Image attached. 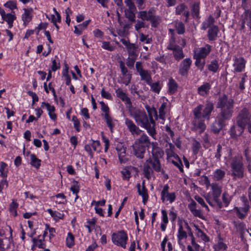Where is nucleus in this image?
Masks as SVG:
<instances>
[{
  "instance_id": "f257e3e1",
  "label": "nucleus",
  "mask_w": 251,
  "mask_h": 251,
  "mask_svg": "<svg viewBox=\"0 0 251 251\" xmlns=\"http://www.w3.org/2000/svg\"><path fill=\"white\" fill-rule=\"evenodd\" d=\"M150 117V120L146 113L141 111H136L131 113V116L134 118L136 122L141 126L146 128L149 134L155 138L156 132L154 128L155 122L153 120V115L157 119V112L153 108H151L148 106H146Z\"/></svg>"
},
{
  "instance_id": "f03ea898",
  "label": "nucleus",
  "mask_w": 251,
  "mask_h": 251,
  "mask_svg": "<svg viewBox=\"0 0 251 251\" xmlns=\"http://www.w3.org/2000/svg\"><path fill=\"white\" fill-rule=\"evenodd\" d=\"M233 101L228 99L226 96H223L218 103V107L221 108V114L213 124L212 130L215 133L218 132L224 126V120L229 119L231 116Z\"/></svg>"
},
{
  "instance_id": "7ed1b4c3",
  "label": "nucleus",
  "mask_w": 251,
  "mask_h": 251,
  "mask_svg": "<svg viewBox=\"0 0 251 251\" xmlns=\"http://www.w3.org/2000/svg\"><path fill=\"white\" fill-rule=\"evenodd\" d=\"M213 108V104L207 102L204 105H199L193 110L194 119L192 122L193 128L200 133L204 131L206 126L201 118L209 119V115Z\"/></svg>"
},
{
  "instance_id": "20e7f679",
  "label": "nucleus",
  "mask_w": 251,
  "mask_h": 251,
  "mask_svg": "<svg viewBox=\"0 0 251 251\" xmlns=\"http://www.w3.org/2000/svg\"><path fill=\"white\" fill-rule=\"evenodd\" d=\"M151 147L152 148L151 152L153 156V159H149L147 160V164L144 168V172L145 176L149 179L152 173V169L150 168L149 164L152 165L153 170L156 172H160L161 171V167L159 158L161 157L163 155V151L161 149L157 147L156 142L151 143Z\"/></svg>"
},
{
  "instance_id": "39448f33",
  "label": "nucleus",
  "mask_w": 251,
  "mask_h": 251,
  "mask_svg": "<svg viewBox=\"0 0 251 251\" xmlns=\"http://www.w3.org/2000/svg\"><path fill=\"white\" fill-rule=\"evenodd\" d=\"M251 114L246 108H244L239 113L237 117V123L239 126H233L231 128L230 134L233 138L240 135L243 132L245 126L250 122Z\"/></svg>"
},
{
  "instance_id": "423d86ee",
  "label": "nucleus",
  "mask_w": 251,
  "mask_h": 251,
  "mask_svg": "<svg viewBox=\"0 0 251 251\" xmlns=\"http://www.w3.org/2000/svg\"><path fill=\"white\" fill-rule=\"evenodd\" d=\"M231 175L234 179L241 178L244 176V167L242 162V157L238 155L231 160Z\"/></svg>"
},
{
  "instance_id": "0eeeda50",
  "label": "nucleus",
  "mask_w": 251,
  "mask_h": 251,
  "mask_svg": "<svg viewBox=\"0 0 251 251\" xmlns=\"http://www.w3.org/2000/svg\"><path fill=\"white\" fill-rule=\"evenodd\" d=\"M184 229H187L188 231L190 230V228L187 223H184L183 225L182 223L178 224V228L177 233V239L178 244L180 247H185L186 240L187 238V233Z\"/></svg>"
},
{
  "instance_id": "6e6552de",
  "label": "nucleus",
  "mask_w": 251,
  "mask_h": 251,
  "mask_svg": "<svg viewBox=\"0 0 251 251\" xmlns=\"http://www.w3.org/2000/svg\"><path fill=\"white\" fill-rule=\"evenodd\" d=\"M112 241L117 246L121 247L124 249L126 248L128 239L127 234L124 231H120L112 234Z\"/></svg>"
},
{
  "instance_id": "1a4fd4ad",
  "label": "nucleus",
  "mask_w": 251,
  "mask_h": 251,
  "mask_svg": "<svg viewBox=\"0 0 251 251\" xmlns=\"http://www.w3.org/2000/svg\"><path fill=\"white\" fill-rule=\"evenodd\" d=\"M169 186L168 184L165 185L161 192V200L166 204H171L174 202L176 199V194L174 192H169Z\"/></svg>"
},
{
  "instance_id": "9d476101",
  "label": "nucleus",
  "mask_w": 251,
  "mask_h": 251,
  "mask_svg": "<svg viewBox=\"0 0 251 251\" xmlns=\"http://www.w3.org/2000/svg\"><path fill=\"white\" fill-rule=\"evenodd\" d=\"M138 17L143 20L151 21L154 25L159 21V18L154 15V10L153 9H150L148 12L140 11Z\"/></svg>"
},
{
  "instance_id": "9b49d317",
  "label": "nucleus",
  "mask_w": 251,
  "mask_h": 251,
  "mask_svg": "<svg viewBox=\"0 0 251 251\" xmlns=\"http://www.w3.org/2000/svg\"><path fill=\"white\" fill-rule=\"evenodd\" d=\"M212 190L211 195L213 201L220 207H221V202L220 201L219 198L220 197L221 192V186L217 183H212L210 186Z\"/></svg>"
},
{
  "instance_id": "f8f14e48",
  "label": "nucleus",
  "mask_w": 251,
  "mask_h": 251,
  "mask_svg": "<svg viewBox=\"0 0 251 251\" xmlns=\"http://www.w3.org/2000/svg\"><path fill=\"white\" fill-rule=\"evenodd\" d=\"M168 160L176 166L180 171H183L182 164L179 157L172 150H168L166 151Z\"/></svg>"
},
{
  "instance_id": "ddd939ff",
  "label": "nucleus",
  "mask_w": 251,
  "mask_h": 251,
  "mask_svg": "<svg viewBox=\"0 0 251 251\" xmlns=\"http://www.w3.org/2000/svg\"><path fill=\"white\" fill-rule=\"evenodd\" d=\"M246 61L242 57L235 58L233 64V72H241L245 69Z\"/></svg>"
},
{
  "instance_id": "4468645a",
  "label": "nucleus",
  "mask_w": 251,
  "mask_h": 251,
  "mask_svg": "<svg viewBox=\"0 0 251 251\" xmlns=\"http://www.w3.org/2000/svg\"><path fill=\"white\" fill-rule=\"evenodd\" d=\"M168 49L173 51L174 57L176 60H179L184 57L182 48L176 45L174 41L171 42L168 46Z\"/></svg>"
},
{
  "instance_id": "2eb2a0df",
  "label": "nucleus",
  "mask_w": 251,
  "mask_h": 251,
  "mask_svg": "<svg viewBox=\"0 0 251 251\" xmlns=\"http://www.w3.org/2000/svg\"><path fill=\"white\" fill-rule=\"evenodd\" d=\"M211 51V47L206 45L204 47L200 48H196L194 50V57H200L204 58Z\"/></svg>"
},
{
  "instance_id": "dca6fc26",
  "label": "nucleus",
  "mask_w": 251,
  "mask_h": 251,
  "mask_svg": "<svg viewBox=\"0 0 251 251\" xmlns=\"http://www.w3.org/2000/svg\"><path fill=\"white\" fill-rule=\"evenodd\" d=\"M41 107L43 108H46L48 111V115L50 119L53 122H55L57 120V115L55 111V107L53 105L50 104L47 102H42Z\"/></svg>"
},
{
  "instance_id": "f3484780",
  "label": "nucleus",
  "mask_w": 251,
  "mask_h": 251,
  "mask_svg": "<svg viewBox=\"0 0 251 251\" xmlns=\"http://www.w3.org/2000/svg\"><path fill=\"white\" fill-rule=\"evenodd\" d=\"M23 10L24 13L22 15V19L24 25L26 26L32 19L33 10L31 8H27L23 9Z\"/></svg>"
},
{
  "instance_id": "a211bd4d",
  "label": "nucleus",
  "mask_w": 251,
  "mask_h": 251,
  "mask_svg": "<svg viewBox=\"0 0 251 251\" xmlns=\"http://www.w3.org/2000/svg\"><path fill=\"white\" fill-rule=\"evenodd\" d=\"M116 151H117L119 158L121 163H125L127 160L126 156V148L122 143L118 144L116 147Z\"/></svg>"
},
{
  "instance_id": "6ab92c4d",
  "label": "nucleus",
  "mask_w": 251,
  "mask_h": 251,
  "mask_svg": "<svg viewBox=\"0 0 251 251\" xmlns=\"http://www.w3.org/2000/svg\"><path fill=\"white\" fill-rule=\"evenodd\" d=\"M125 124L127 128L133 136H137L140 134L141 131L130 120L127 118H125Z\"/></svg>"
},
{
  "instance_id": "aec40b11",
  "label": "nucleus",
  "mask_w": 251,
  "mask_h": 251,
  "mask_svg": "<svg viewBox=\"0 0 251 251\" xmlns=\"http://www.w3.org/2000/svg\"><path fill=\"white\" fill-rule=\"evenodd\" d=\"M0 14L3 20L5 21L8 25L9 28H11L13 26V23L14 20L16 19V17L14 14L11 13L6 14L4 10L0 7Z\"/></svg>"
},
{
  "instance_id": "412c9836",
  "label": "nucleus",
  "mask_w": 251,
  "mask_h": 251,
  "mask_svg": "<svg viewBox=\"0 0 251 251\" xmlns=\"http://www.w3.org/2000/svg\"><path fill=\"white\" fill-rule=\"evenodd\" d=\"M161 100L162 103L159 109V117L160 119L162 120V121L160 122V123L163 124L165 120V116L167 112V105L168 104V100L165 98H162Z\"/></svg>"
},
{
  "instance_id": "4be33fe9",
  "label": "nucleus",
  "mask_w": 251,
  "mask_h": 251,
  "mask_svg": "<svg viewBox=\"0 0 251 251\" xmlns=\"http://www.w3.org/2000/svg\"><path fill=\"white\" fill-rule=\"evenodd\" d=\"M125 2L129 9L125 10V14L126 17L130 20L134 21L135 18L134 13L136 11V8L132 2L126 1Z\"/></svg>"
},
{
  "instance_id": "5701e85b",
  "label": "nucleus",
  "mask_w": 251,
  "mask_h": 251,
  "mask_svg": "<svg viewBox=\"0 0 251 251\" xmlns=\"http://www.w3.org/2000/svg\"><path fill=\"white\" fill-rule=\"evenodd\" d=\"M191 63L192 61L189 58H185L181 62L180 65L179 72L182 75L184 76L187 75Z\"/></svg>"
},
{
  "instance_id": "b1692460",
  "label": "nucleus",
  "mask_w": 251,
  "mask_h": 251,
  "mask_svg": "<svg viewBox=\"0 0 251 251\" xmlns=\"http://www.w3.org/2000/svg\"><path fill=\"white\" fill-rule=\"evenodd\" d=\"M138 192L140 196L142 197V202L144 204H146L149 199V195L148 194V190L145 188L144 183H143L142 187L139 183L137 184Z\"/></svg>"
},
{
  "instance_id": "393cba45",
  "label": "nucleus",
  "mask_w": 251,
  "mask_h": 251,
  "mask_svg": "<svg viewBox=\"0 0 251 251\" xmlns=\"http://www.w3.org/2000/svg\"><path fill=\"white\" fill-rule=\"evenodd\" d=\"M188 207L195 216L202 218L203 215L200 210L197 209V204L194 200H191L190 201Z\"/></svg>"
},
{
  "instance_id": "a878e982",
  "label": "nucleus",
  "mask_w": 251,
  "mask_h": 251,
  "mask_svg": "<svg viewBox=\"0 0 251 251\" xmlns=\"http://www.w3.org/2000/svg\"><path fill=\"white\" fill-rule=\"evenodd\" d=\"M133 171L137 172V169L131 166L124 168L121 171L123 179L125 180H129L131 177V173Z\"/></svg>"
},
{
  "instance_id": "bb28decb",
  "label": "nucleus",
  "mask_w": 251,
  "mask_h": 251,
  "mask_svg": "<svg viewBox=\"0 0 251 251\" xmlns=\"http://www.w3.org/2000/svg\"><path fill=\"white\" fill-rule=\"evenodd\" d=\"M211 85L208 82H204L198 88V94L201 96H207L209 92Z\"/></svg>"
},
{
  "instance_id": "cd10ccee",
  "label": "nucleus",
  "mask_w": 251,
  "mask_h": 251,
  "mask_svg": "<svg viewBox=\"0 0 251 251\" xmlns=\"http://www.w3.org/2000/svg\"><path fill=\"white\" fill-rule=\"evenodd\" d=\"M134 153L135 156L139 158H143L145 152V147L143 145H138L137 143H134L133 145Z\"/></svg>"
},
{
  "instance_id": "c85d7f7f",
  "label": "nucleus",
  "mask_w": 251,
  "mask_h": 251,
  "mask_svg": "<svg viewBox=\"0 0 251 251\" xmlns=\"http://www.w3.org/2000/svg\"><path fill=\"white\" fill-rule=\"evenodd\" d=\"M161 224L160 228L162 231H164L166 230L167 224L169 223V219L168 217V214L166 210L161 209Z\"/></svg>"
},
{
  "instance_id": "c756f323",
  "label": "nucleus",
  "mask_w": 251,
  "mask_h": 251,
  "mask_svg": "<svg viewBox=\"0 0 251 251\" xmlns=\"http://www.w3.org/2000/svg\"><path fill=\"white\" fill-rule=\"evenodd\" d=\"M134 143H137L139 146L143 145L145 147H149L150 146H151L149 137L145 134H142L138 139L135 141Z\"/></svg>"
},
{
  "instance_id": "7c9ffc66",
  "label": "nucleus",
  "mask_w": 251,
  "mask_h": 251,
  "mask_svg": "<svg viewBox=\"0 0 251 251\" xmlns=\"http://www.w3.org/2000/svg\"><path fill=\"white\" fill-rule=\"evenodd\" d=\"M47 211L50 214L51 217L53 219V220L56 222H57L60 220L63 219L64 217V214L63 212L53 211L51 209H47Z\"/></svg>"
},
{
  "instance_id": "2f4dec72",
  "label": "nucleus",
  "mask_w": 251,
  "mask_h": 251,
  "mask_svg": "<svg viewBox=\"0 0 251 251\" xmlns=\"http://www.w3.org/2000/svg\"><path fill=\"white\" fill-rule=\"evenodd\" d=\"M91 20H88L84 21L81 24L78 25L77 26H75L74 33L78 35L81 34L82 31L87 28Z\"/></svg>"
},
{
  "instance_id": "473e14b6",
  "label": "nucleus",
  "mask_w": 251,
  "mask_h": 251,
  "mask_svg": "<svg viewBox=\"0 0 251 251\" xmlns=\"http://www.w3.org/2000/svg\"><path fill=\"white\" fill-rule=\"evenodd\" d=\"M161 248L162 251H172L173 248L172 243L168 242V238L164 237L161 243Z\"/></svg>"
},
{
  "instance_id": "72a5a7b5",
  "label": "nucleus",
  "mask_w": 251,
  "mask_h": 251,
  "mask_svg": "<svg viewBox=\"0 0 251 251\" xmlns=\"http://www.w3.org/2000/svg\"><path fill=\"white\" fill-rule=\"evenodd\" d=\"M62 76L64 78L67 85H70L71 83V78L69 75V67L66 65L62 72Z\"/></svg>"
},
{
  "instance_id": "f704fd0d",
  "label": "nucleus",
  "mask_w": 251,
  "mask_h": 251,
  "mask_svg": "<svg viewBox=\"0 0 251 251\" xmlns=\"http://www.w3.org/2000/svg\"><path fill=\"white\" fill-rule=\"evenodd\" d=\"M117 96L121 99L126 103H130V99L127 97L126 94L121 89H118L116 91Z\"/></svg>"
},
{
  "instance_id": "c9c22d12",
  "label": "nucleus",
  "mask_w": 251,
  "mask_h": 251,
  "mask_svg": "<svg viewBox=\"0 0 251 251\" xmlns=\"http://www.w3.org/2000/svg\"><path fill=\"white\" fill-rule=\"evenodd\" d=\"M8 172V167L7 164L3 162H0V176L6 178Z\"/></svg>"
},
{
  "instance_id": "e433bc0d",
  "label": "nucleus",
  "mask_w": 251,
  "mask_h": 251,
  "mask_svg": "<svg viewBox=\"0 0 251 251\" xmlns=\"http://www.w3.org/2000/svg\"><path fill=\"white\" fill-rule=\"evenodd\" d=\"M75 244V237L71 232H69L66 238V245L67 247L71 248Z\"/></svg>"
},
{
  "instance_id": "4c0bfd02",
  "label": "nucleus",
  "mask_w": 251,
  "mask_h": 251,
  "mask_svg": "<svg viewBox=\"0 0 251 251\" xmlns=\"http://www.w3.org/2000/svg\"><path fill=\"white\" fill-rule=\"evenodd\" d=\"M121 68L122 73L125 77L124 83L127 85L129 83L130 81L131 75L129 74H127V70L124 66H121Z\"/></svg>"
},
{
  "instance_id": "58836bf2",
  "label": "nucleus",
  "mask_w": 251,
  "mask_h": 251,
  "mask_svg": "<svg viewBox=\"0 0 251 251\" xmlns=\"http://www.w3.org/2000/svg\"><path fill=\"white\" fill-rule=\"evenodd\" d=\"M195 227L196 228V234L198 238L205 242L209 241V238L198 226H195Z\"/></svg>"
},
{
  "instance_id": "ea45409f",
  "label": "nucleus",
  "mask_w": 251,
  "mask_h": 251,
  "mask_svg": "<svg viewBox=\"0 0 251 251\" xmlns=\"http://www.w3.org/2000/svg\"><path fill=\"white\" fill-rule=\"evenodd\" d=\"M227 248L226 244L222 241H219L216 244L213 245V249L215 251H224Z\"/></svg>"
},
{
  "instance_id": "a19ab883",
  "label": "nucleus",
  "mask_w": 251,
  "mask_h": 251,
  "mask_svg": "<svg viewBox=\"0 0 251 251\" xmlns=\"http://www.w3.org/2000/svg\"><path fill=\"white\" fill-rule=\"evenodd\" d=\"M218 28L217 26H213L210 27L208 30V38L210 40H215L217 36Z\"/></svg>"
},
{
  "instance_id": "79ce46f5",
  "label": "nucleus",
  "mask_w": 251,
  "mask_h": 251,
  "mask_svg": "<svg viewBox=\"0 0 251 251\" xmlns=\"http://www.w3.org/2000/svg\"><path fill=\"white\" fill-rule=\"evenodd\" d=\"M142 80H145L148 84H151V79L148 71L143 70L139 73Z\"/></svg>"
},
{
  "instance_id": "37998d69",
  "label": "nucleus",
  "mask_w": 251,
  "mask_h": 251,
  "mask_svg": "<svg viewBox=\"0 0 251 251\" xmlns=\"http://www.w3.org/2000/svg\"><path fill=\"white\" fill-rule=\"evenodd\" d=\"M105 120L106 122L107 126L110 129L111 132H112L113 128L114 127L116 121L112 119L109 115L106 114L104 117Z\"/></svg>"
},
{
  "instance_id": "c03bdc74",
  "label": "nucleus",
  "mask_w": 251,
  "mask_h": 251,
  "mask_svg": "<svg viewBox=\"0 0 251 251\" xmlns=\"http://www.w3.org/2000/svg\"><path fill=\"white\" fill-rule=\"evenodd\" d=\"M176 14H184L186 18L189 16V12L185 10V6L183 4H181L176 7Z\"/></svg>"
},
{
  "instance_id": "a18cd8bd",
  "label": "nucleus",
  "mask_w": 251,
  "mask_h": 251,
  "mask_svg": "<svg viewBox=\"0 0 251 251\" xmlns=\"http://www.w3.org/2000/svg\"><path fill=\"white\" fill-rule=\"evenodd\" d=\"M243 22L251 29V10L245 12Z\"/></svg>"
},
{
  "instance_id": "49530a36",
  "label": "nucleus",
  "mask_w": 251,
  "mask_h": 251,
  "mask_svg": "<svg viewBox=\"0 0 251 251\" xmlns=\"http://www.w3.org/2000/svg\"><path fill=\"white\" fill-rule=\"evenodd\" d=\"M30 157L31 165L36 168H38L41 165V160L37 158L34 154H31Z\"/></svg>"
},
{
  "instance_id": "de8ad7c7",
  "label": "nucleus",
  "mask_w": 251,
  "mask_h": 251,
  "mask_svg": "<svg viewBox=\"0 0 251 251\" xmlns=\"http://www.w3.org/2000/svg\"><path fill=\"white\" fill-rule=\"evenodd\" d=\"M172 25H174L175 27L174 30H176V31L178 34H182L184 32L185 28L183 24L180 22H176L172 24Z\"/></svg>"
},
{
  "instance_id": "09e8293b",
  "label": "nucleus",
  "mask_w": 251,
  "mask_h": 251,
  "mask_svg": "<svg viewBox=\"0 0 251 251\" xmlns=\"http://www.w3.org/2000/svg\"><path fill=\"white\" fill-rule=\"evenodd\" d=\"M225 175V171L221 169H217L214 172L212 176L215 180H219L222 179Z\"/></svg>"
},
{
  "instance_id": "8fccbe9b",
  "label": "nucleus",
  "mask_w": 251,
  "mask_h": 251,
  "mask_svg": "<svg viewBox=\"0 0 251 251\" xmlns=\"http://www.w3.org/2000/svg\"><path fill=\"white\" fill-rule=\"evenodd\" d=\"M234 209L236 211L237 216L240 219L244 218L247 214V209L246 208L235 207Z\"/></svg>"
},
{
  "instance_id": "3c124183",
  "label": "nucleus",
  "mask_w": 251,
  "mask_h": 251,
  "mask_svg": "<svg viewBox=\"0 0 251 251\" xmlns=\"http://www.w3.org/2000/svg\"><path fill=\"white\" fill-rule=\"evenodd\" d=\"M169 90L171 93H174L177 90V85L173 79H170L168 82Z\"/></svg>"
},
{
  "instance_id": "603ef678",
  "label": "nucleus",
  "mask_w": 251,
  "mask_h": 251,
  "mask_svg": "<svg viewBox=\"0 0 251 251\" xmlns=\"http://www.w3.org/2000/svg\"><path fill=\"white\" fill-rule=\"evenodd\" d=\"M70 191L72 192V193L75 195V201H76V200L78 198V196L77 195L79 191V187L77 183L74 184L70 187Z\"/></svg>"
},
{
  "instance_id": "864d4df0",
  "label": "nucleus",
  "mask_w": 251,
  "mask_h": 251,
  "mask_svg": "<svg viewBox=\"0 0 251 251\" xmlns=\"http://www.w3.org/2000/svg\"><path fill=\"white\" fill-rule=\"evenodd\" d=\"M196 59L195 65L201 70H203L205 65L204 60H201L202 58L200 57H194Z\"/></svg>"
},
{
  "instance_id": "5fc2aeb1",
  "label": "nucleus",
  "mask_w": 251,
  "mask_h": 251,
  "mask_svg": "<svg viewBox=\"0 0 251 251\" xmlns=\"http://www.w3.org/2000/svg\"><path fill=\"white\" fill-rule=\"evenodd\" d=\"M72 121L74 124L75 129L77 131L79 132L80 130V122L78 118L75 116L72 117Z\"/></svg>"
},
{
  "instance_id": "6e6d98bb",
  "label": "nucleus",
  "mask_w": 251,
  "mask_h": 251,
  "mask_svg": "<svg viewBox=\"0 0 251 251\" xmlns=\"http://www.w3.org/2000/svg\"><path fill=\"white\" fill-rule=\"evenodd\" d=\"M126 48L130 55H136V47L135 44L130 43Z\"/></svg>"
},
{
  "instance_id": "4d7b16f0",
  "label": "nucleus",
  "mask_w": 251,
  "mask_h": 251,
  "mask_svg": "<svg viewBox=\"0 0 251 251\" xmlns=\"http://www.w3.org/2000/svg\"><path fill=\"white\" fill-rule=\"evenodd\" d=\"M18 207V204L15 202L12 201L9 206V210L11 213L14 216H16L17 215V208Z\"/></svg>"
},
{
  "instance_id": "13d9d810",
  "label": "nucleus",
  "mask_w": 251,
  "mask_h": 251,
  "mask_svg": "<svg viewBox=\"0 0 251 251\" xmlns=\"http://www.w3.org/2000/svg\"><path fill=\"white\" fill-rule=\"evenodd\" d=\"M195 200L200 204H201L202 207H204L205 208V209L208 211H209V208H208V206L206 204V203H205L204 202V200L200 197L198 195H196L194 197Z\"/></svg>"
},
{
  "instance_id": "bf43d9fd",
  "label": "nucleus",
  "mask_w": 251,
  "mask_h": 251,
  "mask_svg": "<svg viewBox=\"0 0 251 251\" xmlns=\"http://www.w3.org/2000/svg\"><path fill=\"white\" fill-rule=\"evenodd\" d=\"M188 235L191 237V244L192 246L197 251H199L200 250V245L198 244L195 241V238L193 235V233L191 232H188Z\"/></svg>"
},
{
  "instance_id": "052dcab7",
  "label": "nucleus",
  "mask_w": 251,
  "mask_h": 251,
  "mask_svg": "<svg viewBox=\"0 0 251 251\" xmlns=\"http://www.w3.org/2000/svg\"><path fill=\"white\" fill-rule=\"evenodd\" d=\"M151 89L155 93H159L161 89V85L159 82H155L151 84Z\"/></svg>"
},
{
  "instance_id": "680f3d73",
  "label": "nucleus",
  "mask_w": 251,
  "mask_h": 251,
  "mask_svg": "<svg viewBox=\"0 0 251 251\" xmlns=\"http://www.w3.org/2000/svg\"><path fill=\"white\" fill-rule=\"evenodd\" d=\"M4 6L12 10L17 8L16 2L12 0L7 1L4 4Z\"/></svg>"
},
{
  "instance_id": "e2e57ef3",
  "label": "nucleus",
  "mask_w": 251,
  "mask_h": 251,
  "mask_svg": "<svg viewBox=\"0 0 251 251\" xmlns=\"http://www.w3.org/2000/svg\"><path fill=\"white\" fill-rule=\"evenodd\" d=\"M100 104L101 106V109L104 113V117L106 116V114L109 115V108L108 106L106 105L102 101H100Z\"/></svg>"
},
{
  "instance_id": "0e129e2a",
  "label": "nucleus",
  "mask_w": 251,
  "mask_h": 251,
  "mask_svg": "<svg viewBox=\"0 0 251 251\" xmlns=\"http://www.w3.org/2000/svg\"><path fill=\"white\" fill-rule=\"evenodd\" d=\"M222 199H223V201L224 203H225L226 206H227L229 204V203H230V201L231 200V196H230L226 193H224L223 194Z\"/></svg>"
},
{
  "instance_id": "69168bd1",
  "label": "nucleus",
  "mask_w": 251,
  "mask_h": 251,
  "mask_svg": "<svg viewBox=\"0 0 251 251\" xmlns=\"http://www.w3.org/2000/svg\"><path fill=\"white\" fill-rule=\"evenodd\" d=\"M218 68V63L216 61H212L208 66V69L213 72H216Z\"/></svg>"
},
{
  "instance_id": "338daca9",
  "label": "nucleus",
  "mask_w": 251,
  "mask_h": 251,
  "mask_svg": "<svg viewBox=\"0 0 251 251\" xmlns=\"http://www.w3.org/2000/svg\"><path fill=\"white\" fill-rule=\"evenodd\" d=\"M46 230L49 231L50 233V238L51 239L55 236V229L53 227H50L48 224L45 225Z\"/></svg>"
},
{
  "instance_id": "774afa93",
  "label": "nucleus",
  "mask_w": 251,
  "mask_h": 251,
  "mask_svg": "<svg viewBox=\"0 0 251 251\" xmlns=\"http://www.w3.org/2000/svg\"><path fill=\"white\" fill-rule=\"evenodd\" d=\"M91 147L96 151L99 152L100 151V142L99 141H93L91 144Z\"/></svg>"
}]
</instances>
